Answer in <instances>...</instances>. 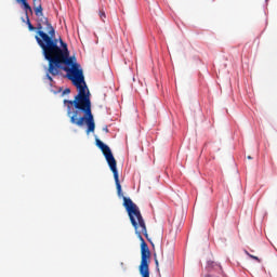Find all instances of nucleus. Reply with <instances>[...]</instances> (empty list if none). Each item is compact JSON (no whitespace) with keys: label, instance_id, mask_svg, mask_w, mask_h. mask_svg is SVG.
Instances as JSON below:
<instances>
[{"label":"nucleus","instance_id":"obj_10","mask_svg":"<svg viewBox=\"0 0 277 277\" xmlns=\"http://www.w3.org/2000/svg\"><path fill=\"white\" fill-rule=\"evenodd\" d=\"M16 3H19L21 5H23L24 3H27V0H15Z\"/></svg>","mask_w":277,"mask_h":277},{"label":"nucleus","instance_id":"obj_3","mask_svg":"<svg viewBox=\"0 0 277 277\" xmlns=\"http://www.w3.org/2000/svg\"><path fill=\"white\" fill-rule=\"evenodd\" d=\"M95 144H96L97 148H100V150H102V153L109 166V169L111 170V172L114 174L118 196H122V185H120V177L118 175V168H117L118 163L116 162V158L114 157V154L111 153V148H109V146H107L105 143H103V141H101L98 138H96Z\"/></svg>","mask_w":277,"mask_h":277},{"label":"nucleus","instance_id":"obj_6","mask_svg":"<svg viewBox=\"0 0 277 277\" xmlns=\"http://www.w3.org/2000/svg\"><path fill=\"white\" fill-rule=\"evenodd\" d=\"M23 5V10L25 12L26 18L29 16V14H34V10L31 9V5H29V2H25Z\"/></svg>","mask_w":277,"mask_h":277},{"label":"nucleus","instance_id":"obj_11","mask_svg":"<svg viewBox=\"0 0 277 277\" xmlns=\"http://www.w3.org/2000/svg\"><path fill=\"white\" fill-rule=\"evenodd\" d=\"M47 79H49L50 82L53 83V77H51V75L47 74Z\"/></svg>","mask_w":277,"mask_h":277},{"label":"nucleus","instance_id":"obj_9","mask_svg":"<svg viewBox=\"0 0 277 277\" xmlns=\"http://www.w3.org/2000/svg\"><path fill=\"white\" fill-rule=\"evenodd\" d=\"M100 18L103 21V23H105V18H106L105 11H100Z\"/></svg>","mask_w":277,"mask_h":277},{"label":"nucleus","instance_id":"obj_7","mask_svg":"<svg viewBox=\"0 0 277 277\" xmlns=\"http://www.w3.org/2000/svg\"><path fill=\"white\" fill-rule=\"evenodd\" d=\"M26 25L28 26L29 31H38V28L31 25V21L29 19V16L26 17Z\"/></svg>","mask_w":277,"mask_h":277},{"label":"nucleus","instance_id":"obj_14","mask_svg":"<svg viewBox=\"0 0 277 277\" xmlns=\"http://www.w3.org/2000/svg\"><path fill=\"white\" fill-rule=\"evenodd\" d=\"M248 159H252V157L248 156Z\"/></svg>","mask_w":277,"mask_h":277},{"label":"nucleus","instance_id":"obj_1","mask_svg":"<svg viewBox=\"0 0 277 277\" xmlns=\"http://www.w3.org/2000/svg\"><path fill=\"white\" fill-rule=\"evenodd\" d=\"M36 40L49 62L48 72L52 77H60L62 71L66 72L65 77L78 90V94L74 100L64 101V104L67 105V118H69L70 124L80 128L87 126V134L94 133L96 123L92 114L90 90L85 84L81 64L77 63V57L70 56L68 45L64 43L62 37L57 39L55 36H36Z\"/></svg>","mask_w":277,"mask_h":277},{"label":"nucleus","instance_id":"obj_2","mask_svg":"<svg viewBox=\"0 0 277 277\" xmlns=\"http://www.w3.org/2000/svg\"><path fill=\"white\" fill-rule=\"evenodd\" d=\"M123 207L127 210L130 222L135 229L136 236L141 241V264L138 267L142 277H150V269L148 263H150V249L144 240V237L148 239V230L146 229V222L140 212L137 205L131 200V198L123 197ZM144 235V237H142Z\"/></svg>","mask_w":277,"mask_h":277},{"label":"nucleus","instance_id":"obj_13","mask_svg":"<svg viewBox=\"0 0 277 277\" xmlns=\"http://www.w3.org/2000/svg\"><path fill=\"white\" fill-rule=\"evenodd\" d=\"M155 263H156V267H159V261L155 260Z\"/></svg>","mask_w":277,"mask_h":277},{"label":"nucleus","instance_id":"obj_12","mask_svg":"<svg viewBox=\"0 0 277 277\" xmlns=\"http://www.w3.org/2000/svg\"><path fill=\"white\" fill-rule=\"evenodd\" d=\"M63 94H70V89H65Z\"/></svg>","mask_w":277,"mask_h":277},{"label":"nucleus","instance_id":"obj_4","mask_svg":"<svg viewBox=\"0 0 277 277\" xmlns=\"http://www.w3.org/2000/svg\"><path fill=\"white\" fill-rule=\"evenodd\" d=\"M37 36H55V28L49 23V18H37Z\"/></svg>","mask_w":277,"mask_h":277},{"label":"nucleus","instance_id":"obj_8","mask_svg":"<svg viewBox=\"0 0 277 277\" xmlns=\"http://www.w3.org/2000/svg\"><path fill=\"white\" fill-rule=\"evenodd\" d=\"M246 254H248V256H250V259H253L254 261H258V263H261V259H259V256L252 255L248 251H246Z\"/></svg>","mask_w":277,"mask_h":277},{"label":"nucleus","instance_id":"obj_5","mask_svg":"<svg viewBox=\"0 0 277 277\" xmlns=\"http://www.w3.org/2000/svg\"><path fill=\"white\" fill-rule=\"evenodd\" d=\"M32 5L37 18H44V13L42 12V0H32Z\"/></svg>","mask_w":277,"mask_h":277}]
</instances>
